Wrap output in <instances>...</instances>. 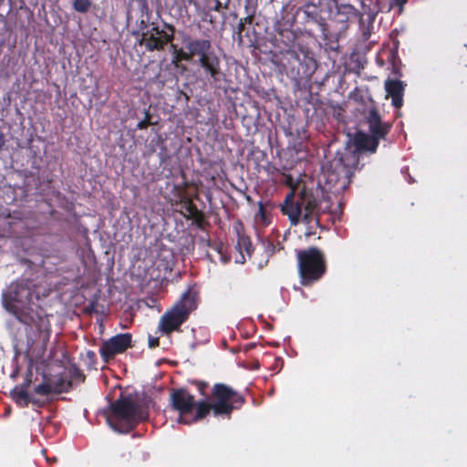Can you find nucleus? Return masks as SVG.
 I'll return each mask as SVG.
<instances>
[{
  "label": "nucleus",
  "mask_w": 467,
  "mask_h": 467,
  "mask_svg": "<svg viewBox=\"0 0 467 467\" xmlns=\"http://www.w3.org/2000/svg\"><path fill=\"white\" fill-rule=\"evenodd\" d=\"M141 14L149 15L150 8L147 0H138Z\"/></svg>",
  "instance_id": "nucleus-35"
},
{
  "label": "nucleus",
  "mask_w": 467,
  "mask_h": 467,
  "mask_svg": "<svg viewBox=\"0 0 467 467\" xmlns=\"http://www.w3.org/2000/svg\"><path fill=\"white\" fill-rule=\"evenodd\" d=\"M11 395L15 402L20 407H27L32 400L27 393V389H23L16 385L14 389L11 391Z\"/></svg>",
  "instance_id": "nucleus-23"
},
{
  "label": "nucleus",
  "mask_w": 467,
  "mask_h": 467,
  "mask_svg": "<svg viewBox=\"0 0 467 467\" xmlns=\"http://www.w3.org/2000/svg\"><path fill=\"white\" fill-rule=\"evenodd\" d=\"M228 5H229V0H227V2L224 4L223 7H224L225 9H227V8H228Z\"/></svg>",
  "instance_id": "nucleus-40"
},
{
  "label": "nucleus",
  "mask_w": 467,
  "mask_h": 467,
  "mask_svg": "<svg viewBox=\"0 0 467 467\" xmlns=\"http://www.w3.org/2000/svg\"><path fill=\"white\" fill-rule=\"evenodd\" d=\"M324 199L319 195L318 191L304 185L296 194L292 189L285 196L281 205V212L287 215L291 224L296 225L303 222L306 225V235L316 234V229L320 227V216L330 209V205L323 206Z\"/></svg>",
  "instance_id": "nucleus-2"
},
{
  "label": "nucleus",
  "mask_w": 467,
  "mask_h": 467,
  "mask_svg": "<svg viewBox=\"0 0 467 467\" xmlns=\"http://www.w3.org/2000/svg\"><path fill=\"white\" fill-rule=\"evenodd\" d=\"M358 163V157L354 151L346 150L344 152H337L327 168V180L329 182H337L342 176H347L349 168Z\"/></svg>",
  "instance_id": "nucleus-12"
},
{
  "label": "nucleus",
  "mask_w": 467,
  "mask_h": 467,
  "mask_svg": "<svg viewBox=\"0 0 467 467\" xmlns=\"http://www.w3.org/2000/svg\"><path fill=\"white\" fill-rule=\"evenodd\" d=\"M148 418V407L143 404L137 394L131 393H120L119 397L110 403L107 414L109 425L119 433L131 431Z\"/></svg>",
  "instance_id": "nucleus-3"
},
{
  "label": "nucleus",
  "mask_w": 467,
  "mask_h": 467,
  "mask_svg": "<svg viewBox=\"0 0 467 467\" xmlns=\"http://www.w3.org/2000/svg\"><path fill=\"white\" fill-rule=\"evenodd\" d=\"M186 313L180 311L175 306L167 311L160 319L159 327L165 335L178 331L186 322Z\"/></svg>",
  "instance_id": "nucleus-16"
},
{
  "label": "nucleus",
  "mask_w": 467,
  "mask_h": 467,
  "mask_svg": "<svg viewBox=\"0 0 467 467\" xmlns=\"http://www.w3.org/2000/svg\"><path fill=\"white\" fill-rule=\"evenodd\" d=\"M71 378L80 382H84L86 379L84 373L78 368H75L71 372Z\"/></svg>",
  "instance_id": "nucleus-30"
},
{
  "label": "nucleus",
  "mask_w": 467,
  "mask_h": 467,
  "mask_svg": "<svg viewBox=\"0 0 467 467\" xmlns=\"http://www.w3.org/2000/svg\"><path fill=\"white\" fill-rule=\"evenodd\" d=\"M4 145H5V138H4V135L2 133H0V150H2Z\"/></svg>",
  "instance_id": "nucleus-39"
},
{
  "label": "nucleus",
  "mask_w": 467,
  "mask_h": 467,
  "mask_svg": "<svg viewBox=\"0 0 467 467\" xmlns=\"http://www.w3.org/2000/svg\"><path fill=\"white\" fill-rule=\"evenodd\" d=\"M132 336L130 333H120L104 341L99 348V354L105 362L116 355L125 352L131 348Z\"/></svg>",
  "instance_id": "nucleus-13"
},
{
  "label": "nucleus",
  "mask_w": 467,
  "mask_h": 467,
  "mask_svg": "<svg viewBox=\"0 0 467 467\" xmlns=\"http://www.w3.org/2000/svg\"><path fill=\"white\" fill-rule=\"evenodd\" d=\"M244 29L245 26L239 21L234 33L237 35V40L240 44L243 42V32L244 31Z\"/></svg>",
  "instance_id": "nucleus-32"
},
{
  "label": "nucleus",
  "mask_w": 467,
  "mask_h": 467,
  "mask_svg": "<svg viewBox=\"0 0 467 467\" xmlns=\"http://www.w3.org/2000/svg\"><path fill=\"white\" fill-rule=\"evenodd\" d=\"M296 33L285 25L278 24L275 27L273 44L278 49L280 57H284L286 53L296 51Z\"/></svg>",
  "instance_id": "nucleus-14"
},
{
  "label": "nucleus",
  "mask_w": 467,
  "mask_h": 467,
  "mask_svg": "<svg viewBox=\"0 0 467 467\" xmlns=\"http://www.w3.org/2000/svg\"><path fill=\"white\" fill-rule=\"evenodd\" d=\"M362 10L364 13L371 14L374 13V9L371 7L372 0H360Z\"/></svg>",
  "instance_id": "nucleus-31"
},
{
  "label": "nucleus",
  "mask_w": 467,
  "mask_h": 467,
  "mask_svg": "<svg viewBox=\"0 0 467 467\" xmlns=\"http://www.w3.org/2000/svg\"><path fill=\"white\" fill-rule=\"evenodd\" d=\"M212 397L215 400L210 404L204 400L195 403V415L189 420L190 423L205 418L211 410L215 416L230 415L234 410H239L245 402V398L231 387L223 383L213 385Z\"/></svg>",
  "instance_id": "nucleus-4"
},
{
  "label": "nucleus",
  "mask_w": 467,
  "mask_h": 467,
  "mask_svg": "<svg viewBox=\"0 0 467 467\" xmlns=\"http://www.w3.org/2000/svg\"><path fill=\"white\" fill-rule=\"evenodd\" d=\"M364 119L369 134L380 140H385L390 132L392 123L382 120L374 104L368 109V112L364 114Z\"/></svg>",
  "instance_id": "nucleus-15"
},
{
  "label": "nucleus",
  "mask_w": 467,
  "mask_h": 467,
  "mask_svg": "<svg viewBox=\"0 0 467 467\" xmlns=\"http://www.w3.org/2000/svg\"><path fill=\"white\" fill-rule=\"evenodd\" d=\"M255 219L259 221L263 225H268L271 221L266 213L265 204L262 202H258V212L255 215Z\"/></svg>",
  "instance_id": "nucleus-25"
},
{
  "label": "nucleus",
  "mask_w": 467,
  "mask_h": 467,
  "mask_svg": "<svg viewBox=\"0 0 467 467\" xmlns=\"http://www.w3.org/2000/svg\"><path fill=\"white\" fill-rule=\"evenodd\" d=\"M170 402L172 410L179 412V422L189 424L187 418L195 408L194 397L186 389H175L171 393Z\"/></svg>",
  "instance_id": "nucleus-11"
},
{
  "label": "nucleus",
  "mask_w": 467,
  "mask_h": 467,
  "mask_svg": "<svg viewBox=\"0 0 467 467\" xmlns=\"http://www.w3.org/2000/svg\"><path fill=\"white\" fill-rule=\"evenodd\" d=\"M279 63L285 74L297 82L309 79L316 68L315 60L307 54L299 53L297 50L280 57Z\"/></svg>",
  "instance_id": "nucleus-7"
},
{
  "label": "nucleus",
  "mask_w": 467,
  "mask_h": 467,
  "mask_svg": "<svg viewBox=\"0 0 467 467\" xmlns=\"http://www.w3.org/2000/svg\"><path fill=\"white\" fill-rule=\"evenodd\" d=\"M234 229L237 234L236 249L241 254L242 260L240 262L243 264L245 261L244 253L250 257L254 248L250 237L244 234L243 231L242 223H238Z\"/></svg>",
  "instance_id": "nucleus-19"
},
{
  "label": "nucleus",
  "mask_w": 467,
  "mask_h": 467,
  "mask_svg": "<svg viewBox=\"0 0 467 467\" xmlns=\"http://www.w3.org/2000/svg\"><path fill=\"white\" fill-rule=\"evenodd\" d=\"M354 11L355 8L350 5H338L337 3V8L330 16L327 27L323 28V39L330 43L337 42L348 30V21Z\"/></svg>",
  "instance_id": "nucleus-8"
},
{
  "label": "nucleus",
  "mask_w": 467,
  "mask_h": 467,
  "mask_svg": "<svg viewBox=\"0 0 467 467\" xmlns=\"http://www.w3.org/2000/svg\"><path fill=\"white\" fill-rule=\"evenodd\" d=\"M335 8H337V0H317V3L310 2L304 5L301 10L306 22L316 24L323 35V28L327 27Z\"/></svg>",
  "instance_id": "nucleus-9"
},
{
  "label": "nucleus",
  "mask_w": 467,
  "mask_h": 467,
  "mask_svg": "<svg viewBox=\"0 0 467 467\" xmlns=\"http://www.w3.org/2000/svg\"><path fill=\"white\" fill-rule=\"evenodd\" d=\"M34 297L37 298L35 292L31 288L29 281H22L13 283L7 294L5 296V300L8 305L7 308L14 314H16L18 309L29 308L33 304Z\"/></svg>",
  "instance_id": "nucleus-10"
},
{
  "label": "nucleus",
  "mask_w": 467,
  "mask_h": 467,
  "mask_svg": "<svg viewBox=\"0 0 467 467\" xmlns=\"http://www.w3.org/2000/svg\"><path fill=\"white\" fill-rule=\"evenodd\" d=\"M409 0H390L389 1V9L398 6L400 9V12H401L403 5L408 2Z\"/></svg>",
  "instance_id": "nucleus-34"
},
{
  "label": "nucleus",
  "mask_w": 467,
  "mask_h": 467,
  "mask_svg": "<svg viewBox=\"0 0 467 467\" xmlns=\"http://www.w3.org/2000/svg\"><path fill=\"white\" fill-rule=\"evenodd\" d=\"M244 13H245V16L251 15V16L255 17L256 5H254L252 2V0H245Z\"/></svg>",
  "instance_id": "nucleus-28"
},
{
  "label": "nucleus",
  "mask_w": 467,
  "mask_h": 467,
  "mask_svg": "<svg viewBox=\"0 0 467 467\" xmlns=\"http://www.w3.org/2000/svg\"><path fill=\"white\" fill-rule=\"evenodd\" d=\"M175 306L180 311L186 313V317L189 318L190 314L197 308L196 294L191 291L185 292Z\"/></svg>",
  "instance_id": "nucleus-22"
},
{
  "label": "nucleus",
  "mask_w": 467,
  "mask_h": 467,
  "mask_svg": "<svg viewBox=\"0 0 467 467\" xmlns=\"http://www.w3.org/2000/svg\"><path fill=\"white\" fill-rule=\"evenodd\" d=\"M182 207L186 211V213L183 214L186 220H192L198 228L203 229L205 225L209 224L204 213L197 208L191 198H185L182 201Z\"/></svg>",
  "instance_id": "nucleus-17"
},
{
  "label": "nucleus",
  "mask_w": 467,
  "mask_h": 467,
  "mask_svg": "<svg viewBox=\"0 0 467 467\" xmlns=\"http://www.w3.org/2000/svg\"><path fill=\"white\" fill-rule=\"evenodd\" d=\"M380 139L369 134L359 133L356 138V147L358 150L375 153L379 147Z\"/></svg>",
  "instance_id": "nucleus-20"
},
{
  "label": "nucleus",
  "mask_w": 467,
  "mask_h": 467,
  "mask_svg": "<svg viewBox=\"0 0 467 467\" xmlns=\"http://www.w3.org/2000/svg\"><path fill=\"white\" fill-rule=\"evenodd\" d=\"M299 282L308 287L318 283L327 274V263L325 253L317 246L296 250Z\"/></svg>",
  "instance_id": "nucleus-5"
},
{
  "label": "nucleus",
  "mask_w": 467,
  "mask_h": 467,
  "mask_svg": "<svg viewBox=\"0 0 467 467\" xmlns=\"http://www.w3.org/2000/svg\"><path fill=\"white\" fill-rule=\"evenodd\" d=\"M198 390L202 395H205V390L208 388V383L204 381H195Z\"/></svg>",
  "instance_id": "nucleus-36"
},
{
  "label": "nucleus",
  "mask_w": 467,
  "mask_h": 467,
  "mask_svg": "<svg viewBox=\"0 0 467 467\" xmlns=\"http://www.w3.org/2000/svg\"><path fill=\"white\" fill-rule=\"evenodd\" d=\"M94 309V305H92L90 307L88 308V312H91Z\"/></svg>",
  "instance_id": "nucleus-41"
},
{
  "label": "nucleus",
  "mask_w": 467,
  "mask_h": 467,
  "mask_svg": "<svg viewBox=\"0 0 467 467\" xmlns=\"http://www.w3.org/2000/svg\"><path fill=\"white\" fill-rule=\"evenodd\" d=\"M385 89L389 97L391 98V104L394 108L400 109L403 105V95L405 85L398 79H387L385 81Z\"/></svg>",
  "instance_id": "nucleus-18"
},
{
  "label": "nucleus",
  "mask_w": 467,
  "mask_h": 467,
  "mask_svg": "<svg viewBox=\"0 0 467 467\" xmlns=\"http://www.w3.org/2000/svg\"><path fill=\"white\" fill-rule=\"evenodd\" d=\"M182 43L184 47L171 44L172 64L178 66L179 62L189 61L198 67L203 79L214 88H221L226 75L222 68V61L216 54L213 43L209 38L192 37L185 32H181Z\"/></svg>",
  "instance_id": "nucleus-1"
},
{
  "label": "nucleus",
  "mask_w": 467,
  "mask_h": 467,
  "mask_svg": "<svg viewBox=\"0 0 467 467\" xmlns=\"http://www.w3.org/2000/svg\"><path fill=\"white\" fill-rule=\"evenodd\" d=\"M207 6L210 10L219 12L223 7V4L220 0H206Z\"/></svg>",
  "instance_id": "nucleus-29"
},
{
  "label": "nucleus",
  "mask_w": 467,
  "mask_h": 467,
  "mask_svg": "<svg viewBox=\"0 0 467 467\" xmlns=\"http://www.w3.org/2000/svg\"><path fill=\"white\" fill-rule=\"evenodd\" d=\"M91 0H74L72 3L73 9L78 13H88L91 8Z\"/></svg>",
  "instance_id": "nucleus-26"
},
{
  "label": "nucleus",
  "mask_w": 467,
  "mask_h": 467,
  "mask_svg": "<svg viewBox=\"0 0 467 467\" xmlns=\"http://www.w3.org/2000/svg\"><path fill=\"white\" fill-rule=\"evenodd\" d=\"M254 16H245L244 17L241 18L239 21L242 22L244 26L250 25L254 22Z\"/></svg>",
  "instance_id": "nucleus-38"
},
{
  "label": "nucleus",
  "mask_w": 467,
  "mask_h": 467,
  "mask_svg": "<svg viewBox=\"0 0 467 467\" xmlns=\"http://www.w3.org/2000/svg\"><path fill=\"white\" fill-rule=\"evenodd\" d=\"M32 372L29 370L25 377L24 382L18 386L27 389L32 383Z\"/></svg>",
  "instance_id": "nucleus-33"
},
{
  "label": "nucleus",
  "mask_w": 467,
  "mask_h": 467,
  "mask_svg": "<svg viewBox=\"0 0 467 467\" xmlns=\"http://www.w3.org/2000/svg\"><path fill=\"white\" fill-rule=\"evenodd\" d=\"M38 341L45 349L50 338L51 329L50 324L47 319H40L38 324Z\"/></svg>",
  "instance_id": "nucleus-24"
},
{
  "label": "nucleus",
  "mask_w": 467,
  "mask_h": 467,
  "mask_svg": "<svg viewBox=\"0 0 467 467\" xmlns=\"http://www.w3.org/2000/svg\"><path fill=\"white\" fill-rule=\"evenodd\" d=\"M139 29L141 31L139 44L145 46L150 52L164 50L165 46L174 39L175 27L168 23H163V29H161L156 23L149 25L142 19L139 23Z\"/></svg>",
  "instance_id": "nucleus-6"
},
{
  "label": "nucleus",
  "mask_w": 467,
  "mask_h": 467,
  "mask_svg": "<svg viewBox=\"0 0 467 467\" xmlns=\"http://www.w3.org/2000/svg\"><path fill=\"white\" fill-rule=\"evenodd\" d=\"M148 345H149L150 348H155L159 347V345H160L159 337H154L149 336Z\"/></svg>",
  "instance_id": "nucleus-37"
},
{
  "label": "nucleus",
  "mask_w": 467,
  "mask_h": 467,
  "mask_svg": "<svg viewBox=\"0 0 467 467\" xmlns=\"http://www.w3.org/2000/svg\"><path fill=\"white\" fill-rule=\"evenodd\" d=\"M150 119H151V115H150V111L148 109H146L144 119L138 122L136 129L140 130L147 129L150 125H151Z\"/></svg>",
  "instance_id": "nucleus-27"
},
{
  "label": "nucleus",
  "mask_w": 467,
  "mask_h": 467,
  "mask_svg": "<svg viewBox=\"0 0 467 467\" xmlns=\"http://www.w3.org/2000/svg\"><path fill=\"white\" fill-rule=\"evenodd\" d=\"M65 383L66 382L64 379H59L56 383L55 387L52 388V386L49 382L44 381L41 384L37 385L35 388L34 391L36 394L41 395V396H48L52 392H55V393H61L64 391L67 392L71 388L72 383H71V381H67L66 388L64 387Z\"/></svg>",
  "instance_id": "nucleus-21"
},
{
  "label": "nucleus",
  "mask_w": 467,
  "mask_h": 467,
  "mask_svg": "<svg viewBox=\"0 0 467 467\" xmlns=\"http://www.w3.org/2000/svg\"><path fill=\"white\" fill-rule=\"evenodd\" d=\"M88 356H89V355L94 356V352H92V351H88Z\"/></svg>",
  "instance_id": "nucleus-42"
}]
</instances>
